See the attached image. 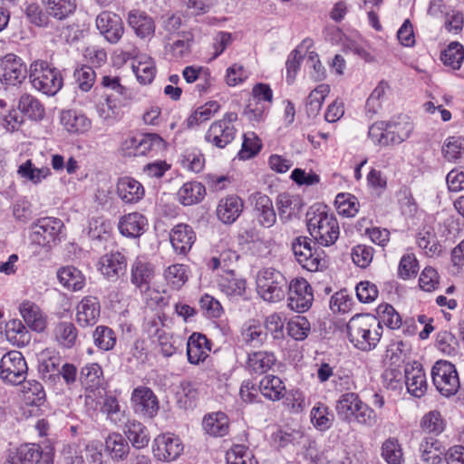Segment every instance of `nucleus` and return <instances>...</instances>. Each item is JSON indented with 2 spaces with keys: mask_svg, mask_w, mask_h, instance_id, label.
Masks as SVG:
<instances>
[{
  "mask_svg": "<svg viewBox=\"0 0 464 464\" xmlns=\"http://www.w3.org/2000/svg\"><path fill=\"white\" fill-rule=\"evenodd\" d=\"M389 90V83L385 81H381L377 84L366 102L365 108L368 113L376 114L381 110L382 102Z\"/></svg>",
  "mask_w": 464,
  "mask_h": 464,
  "instance_id": "nucleus-56",
  "label": "nucleus"
},
{
  "mask_svg": "<svg viewBox=\"0 0 464 464\" xmlns=\"http://www.w3.org/2000/svg\"><path fill=\"white\" fill-rule=\"evenodd\" d=\"M28 367L21 352L10 351L0 360V378L6 383L18 385L27 376Z\"/></svg>",
  "mask_w": 464,
  "mask_h": 464,
  "instance_id": "nucleus-9",
  "label": "nucleus"
},
{
  "mask_svg": "<svg viewBox=\"0 0 464 464\" xmlns=\"http://www.w3.org/2000/svg\"><path fill=\"white\" fill-rule=\"evenodd\" d=\"M125 434L132 446L137 449L144 448L150 440L146 428L136 420L128 421Z\"/></svg>",
  "mask_w": 464,
  "mask_h": 464,
  "instance_id": "nucleus-50",
  "label": "nucleus"
},
{
  "mask_svg": "<svg viewBox=\"0 0 464 464\" xmlns=\"http://www.w3.org/2000/svg\"><path fill=\"white\" fill-rule=\"evenodd\" d=\"M335 205L340 215L344 217H354L359 210L357 198L350 194H338L335 198Z\"/></svg>",
  "mask_w": 464,
  "mask_h": 464,
  "instance_id": "nucleus-61",
  "label": "nucleus"
},
{
  "mask_svg": "<svg viewBox=\"0 0 464 464\" xmlns=\"http://www.w3.org/2000/svg\"><path fill=\"white\" fill-rule=\"evenodd\" d=\"M120 99L113 93L105 92L96 103L97 114L103 121L116 119L120 113Z\"/></svg>",
  "mask_w": 464,
  "mask_h": 464,
  "instance_id": "nucleus-40",
  "label": "nucleus"
},
{
  "mask_svg": "<svg viewBox=\"0 0 464 464\" xmlns=\"http://www.w3.org/2000/svg\"><path fill=\"white\" fill-rule=\"evenodd\" d=\"M210 343L204 334L194 333L187 343L188 361L191 364H198L208 357Z\"/></svg>",
  "mask_w": 464,
  "mask_h": 464,
  "instance_id": "nucleus-24",
  "label": "nucleus"
},
{
  "mask_svg": "<svg viewBox=\"0 0 464 464\" xmlns=\"http://www.w3.org/2000/svg\"><path fill=\"white\" fill-rule=\"evenodd\" d=\"M17 174L21 179L34 185H38L51 176L52 172L48 167L37 168L34 165L32 160H27L19 165Z\"/></svg>",
  "mask_w": 464,
  "mask_h": 464,
  "instance_id": "nucleus-36",
  "label": "nucleus"
},
{
  "mask_svg": "<svg viewBox=\"0 0 464 464\" xmlns=\"http://www.w3.org/2000/svg\"><path fill=\"white\" fill-rule=\"evenodd\" d=\"M412 130V123L407 120L389 122L385 130L378 124H373L369 129V137L374 143L389 146L400 144L407 140Z\"/></svg>",
  "mask_w": 464,
  "mask_h": 464,
  "instance_id": "nucleus-6",
  "label": "nucleus"
},
{
  "mask_svg": "<svg viewBox=\"0 0 464 464\" xmlns=\"http://www.w3.org/2000/svg\"><path fill=\"white\" fill-rule=\"evenodd\" d=\"M441 152L443 158L452 163L464 162V137L452 136L445 140Z\"/></svg>",
  "mask_w": 464,
  "mask_h": 464,
  "instance_id": "nucleus-39",
  "label": "nucleus"
},
{
  "mask_svg": "<svg viewBox=\"0 0 464 464\" xmlns=\"http://www.w3.org/2000/svg\"><path fill=\"white\" fill-rule=\"evenodd\" d=\"M431 378L437 391L445 397L456 394L460 387L455 365L445 360H440L434 363Z\"/></svg>",
  "mask_w": 464,
  "mask_h": 464,
  "instance_id": "nucleus-7",
  "label": "nucleus"
},
{
  "mask_svg": "<svg viewBox=\"0 0 464 464\" xmlns=\"http://www.w3.org/2000/svg\"><path fill=\"white\" fill-rule=\"evenodd\" d=\"M154 276L153 266L141 259H136L131 266L130 281L140 291L146 300L153 298L152 295L159 293L150 288V282Z\"/></svg>",
  "mask_w": 464,
  "mask_h": 464,
  "instance_id": "nucleus-16",
  "label": "nucleus"
},
{
  "mask_svg": "<svg viewBox=\"0 0 464 464\" xmlns=\"http://www.w3.org/2000/svg\"><path fill=\"white\" fill-rule=\"evenodd\" d=\"M154 455L160 460L172 461L179 458L183 451L180 439L170 433L159 435L154 440Z\"/></svg>",
  "mask_w": 464,
  "mask_h": 464,
  "instance_id": "nucleus-17",
  "label": "nucleus"
},
{
  "mask_svg": "<svg viewBox=\"0 0 464 464\" xmlns=\"http://www.w3.org/2000/svg\"><path fill=\"white\" fill-rule=\"evenodd\" d=\"M330 92L328 84H319L307 97L305 108L308 117H315L321 111L325 97Z\"/></svg>",
  "mask_w": 464,
  "mask_h": 464,
  "instance_id": "nucleus-45",
  "label": "nucleus"
},
{
  "mask_svg": "<svg viewBox=\"0 0 464 464\" xmlns=\"http://www.w3.org/2000/svg\"><path fill=\"white\" fill-rule=\"evenodd\" d=\"M48 14L62 20L74 12L76 0H43Z\"/></svg>",
  "mask_w": 464,
  "mask_h": 464,
  "instance_id": "nucleus-51",
  "label": "nucleus"
},
{
  "mask_svg": "<svg viewBox=\"0 0 464 464\" xmlns=\"http://www.w3.org/2000/svg\"><path fill=\"white\" fill-rule=\"evenodd\" d=\"M259 390L266 398L272 401H278L284 396L285 387L279 377L276 375H266L261 380Z\"/></svg>",
  "mask_w": 464,
  "mask_h": 464,
  "instance_id": "nucleus-42",
  "label": "nucleus"
},
{
  "mask_svg": "<svg viewBox=\"0 0 464 464\" xmlns=\"http://www.w3.org/2000/svg\"><path fill=\"white\" fill-rule=\"evenodd\" d=\"M94 344L102 351L112 350L116 344V334L114 331L105 325H99L95 328L93 334Z\"/></svg>",
  "mask_w": 464,
  "mask_h": 464,
  "instance_id": "nucleus-54",
  "label": "nucleus"
},
{
  "mask_svg": "<svg viewBox=\"0 0 464 464\" xmlns=\"http://www.w3.org/2000/svg\"><path fill=\"white\" fill-rule=\"evenodd\" d=\"M57 342L65 348H72L77 339V329L72 323L61 322L57 324L55 331Z\"/></svg>",
  "mask_w": 464,
  "mask_h": 464,
  "instance_id": "nucleus-53",
  "label": "nucleus"
},
{
  "mask_svg": "<svg viewBox=\"0 0 464 464\" xmlns=\"http://www.w3.org/2000/svg\"><path fill=\"white\" fill-rule=\"evenodd\" d=\"M23 400L25 404L39 407L45 401L43 385L34 380L28 381L23 387Z\"/></svg>",
  "mask_w": 464,
  "mask_h": 464,
  "instance_id": "nucleus-46",
  "label": "nucleus"
},
{
  "mask_svg": "<svg viewBox=\"0 0 464 464\" xmlns=\"http://www.w3.org/2000/svg\"><path fill=\"white\" fill-rule=\"evenodd\" d=\"M243 210L242 199L235 195L222 198L217 208L218 218L226 224L235 222Z\"/></svg>",
  "mask_w": 464,
  "mask_h": 464,
  "instance_id": "nucleus-27",
  "label": "nucleus"
},
{
  "mask_svg": "<svg viewBox=\"0 0 464 464\" xmlns=\"http://www.w3.org/2000/svg\"><path fill=\"white\" fill-rule=\"evenodd\" d=\"M165 279L175 289H179L188 280L187 267L175 264L165 270Z\"/></svg>",
  "mask_w": 464,
  "mask_h": 464,
  "instance_id": "nucleus-63",
  "label": "nucleus"
},
{
  "mask_svg": "<svg viewBox=\"0 0 464 464\" xmlns=\"http://www.w3.org/2000/svg\"><path fill=\"white\" fill-rule=\"evenodd\" d=\"M202 428L209 436L224 437L229 430L228 418L221 411L208 413L203 418Z\"/></svg>",
  "mask_w": 464,
  "mask_h": 464,
  "instance_id": "nucleus-29",
  "label": "nucleus"
},
{
  "mask_svg": "<svg viewBox=\"0 0 464 464\" xmlns=\"http://www.w3.org/2000/svg\"><path fill=\"white\" fill-rule=\"evenodd\" d=\"M29 79L34 89L46 95L56 94L63 86L61 72L44 61H35L31 64Z\"/></svg>",
  "mask_w": 464,
  "mask_h": 464,
  "instance_id": "nucleus-4",
  "label": "nucleus"
},
{
  "mask_svg": "<svg viewBox=\"0 0 464 464\" xmlns=\"http://www.w3.org/2000/svg\"><path fill=\"white\" fill-rule=\"evenodd\" d=\"M147 226V218L138 212L124 215L118 224L121 235L133 238L140 237L145 232Z\"/></svg>",
  "mask_w": 464,
  "mask_h": 464,
  "instance_id": "nucleus-25",
  "label": "nucleus"
},
{
  "mask_svg": "<svg viewBox=\"0 0 464 464\" xmlns=\"http://www.w3.org/2000/svg\"><path fill=\"white\" fill-rule=\"evenodd\" d=\"M237 121L236 112H227L222 119L213 121L205 134V140L218 149L230 144L237 134L234 123Z\"/></svg>",
  "mask_w": 464,
  "mask_h": 464,
  "instance_id": "nucleus-8",
  "label": "nucleus"
},
{
  "mask_svg": "<svg viewBox=\"0 0 464 464\" xmlns=\"http://www.w3.org/2000/svg\"><path fill=\"white\" fill-rule=\"evenodd\" d=\"M381 456L387 464H401L404 460L402 447L393 437H390L382 442Z\"/></svg>",
  "mask_w": 464,
  "mask_h": 464,
  "instance_id": "nucleus-44",
  "label": "nucleus"
},
{
  "mask_svg": "<svg viewBox=\"0 0 464 464\" xmlns=\"http://www.w3.org/2000/svg\"><path fill=\"white\" fill-rule=\"evenodd\" d=\"M362 403V401L355 392H349L342 394L335 404L337 416L347 423L353 422Z\"/></svg>",
  "mask_w": 464,
  "mask_h": 464,
  "instance_id": "nucleus-23",
  "label": "nucleus"
},
{
  "mask_svg": "<svg viewBox=\"0 0 464 464\" xmlns=\"http://www.w3.org/2000/svg\"><path fill=\"white\" fill-rule=\"evenodd\" d=\"M206 194L205 187L197 181L183 184L177 193L178 200L183 206H192L200 202Z\"/></svg>",
  "mask_w": 464,
  "mask_h": 464,
  "instance_id": "nucleus-34",
  "label": "nucleus"
},
{
  "mask_svg": "<svg viewBox=\"0 0 464 464\" xmlns=\"http://www.w3.org/2000/svg\"><path fill=\"white\" fill-rule=\"evenodd\" d=\"M105 450L113 460L119 461L127 457L130 447L121 434L113 432L105 440Z\"/></svg>",
  "mask_w": 464,
  "mask_h": 464,
  "instance_id": "nucleus-41",
  "label": "nucleus"
},
{
  "mask_svg": "<svg viewBox=\"0 0 464 464\" xmlns=\"http://www.w3.org/2000/svg\"><path fill=\"white\" fill-rule=\"evenodd\" d=\"M250 198L260 225L271 227L276 221V214L270 198L260 192H256Z\"/></svg>",
  "mask_w": 464,
  "mask_h": 464,
  "instance_id": "nucleus-20",
  "label": "nucleus"
},
{
  "mask_svg": "<svg viewBox=\"0 0 464 464\" xmlns=\"http://www.w3.org/2000/svg\"><path fill=\"white\" fill-rule=\"evenodd\" d=\"M243 341L251 346H259L266 339L264 327L255 321L246 322L242 328Z\"/></svg>",
  "mask_w": 464,
  "mask_h": 464,
  "instance_id": "nucleus-49",
  "label": "nucleus"
},
{
  "mask_svg": "<svg viewBox=\"0 0 464 464\" xmlns=\"http://www.w3.org/2000/svg\"><path fill=\"white\" fill-rule=\"evenodd\" d=\"M287 288L288 306L291 310L304 313L311 307L314 294L310 284L305 279H293Z\"/></svg>",
  "mask_w": 464,
  "mask_h": 464,
  "instance_id": "nucleus-10",
  "label": "nucleus"
},
{
  "mask_svg": "<svg viewBox=\"0 0 464 464\" xmlns=\"http://www.w3.org/2000/svg\"><path fill=\"white\" fill-rule=\"evenodd\" d=\"M140 155H145L150 151H161L166 148V141L157 133H146L140 135V141H139Z\"/></svg>",
  "mask_w": 464,
  "mask_h": 464,
  "instance_id": "nucleus-60",
  "label": "nucleus"
},
{
  "mask_svg": "<svg viewBox=\"0 0 464 464\" xmlns=\"http://www.w3.org/2000/svg\"><path fill=\"white\" fill-rule=\"evenodd\" d=\"M220 110V104L216 101H210L197 108L187 119L188 127L199 125L210 120Z\"/></svg>",
  "mask_w": 464,
  "mask_h": 464,
  "instance_id": "nucleus-47",
  "label": "nucleus"
},
{
  "mask_svg": "<svg viewBox=\"0 0 464 464\" xmlns=\"http://www.w3.org/2000/svg\"><path fill=\"white\" fill-rule=\"evenodd\" d=\"M56 276L63 287L68 291H81L85 285V276L81 270L72 266L60 267Z\"/></svg>",
  "mask_w": 464,
  "mask_h": 464,
  "instance_id": "nucleus-28",
  "label": "nucleus"
},
{
  "mask_svg": "<svg viewBox=\"0 0 464 464\" xmlns=\"http://www.w3.org/2000/svg\"><path fill=\"white\" fill-rule=\"evenodd\" d=\"M227 273V276L222 277L219 282L221 291L228 296H241L246 290V281L236 277L234 270Z\"/></svg>",
  "mask_w": 464,
  "mask_h": 464,
  "instance_id": "nucleus-52",
  "label": "nucleus"
},
{
  "mask_svg": "<svg viewBox=\"0 0 464 464\" xmlns=\"http://www.w3.org/2000/svg\"><path fill=\"white\" fill-rule=\"evenodd\" d=\"M75 311V320L79 326H93L101 315L100 301L96 296L86 295L77 304Z\"/></svg>",
  "mask_w": 464,
  "mask_h": 464,
  "instance_id": "nucleus-18",
  "label": "nucleus"
},
{
  "mask_svg": "<svg viewBox=\"0 0 464 464\" xmlns=\"http://www.w3.org/2000/svg\"><path fill=\"white\" fill-rule=\"evenodd\" d=\"M211 255L208 265L212 270L220 268L229 272V270H233L239 259V255L232 248L226 238L220 239L213 246Z\"/></svg>",
  "mask_w": 464,
  "mask_h": 464,
  "instance_id": "nucleus-13",
  "label": "nucleus"
},
{
  "mask_svg": "<svg viewBox=\"0 0 464 464\" xmlns=\"http://www.w3.org/2000/svg\"><path fill=\"white\" fill-rule=\"evenodd\" d=\"M227 464H257L253 453L244 445H234L226 456Z\"/></svg>",
  "mask_w": 464,
  "mask_h": 464,
  "instance_id": "nucleus-57",
  "label": "nucleus"
},
{
  "mask_svg": "<svg viewBox=\"0 0 464 464\" xmlns=\"http://www.w3.org/2000/svg\"><path fill=\"white\" fill-rule=\"evenodd\" d=\"M420 428L422 432L433 437L440 434L444 430V422L440 412L430 411L425 414L421 419Z\"/></svg>",
  "mask_w": 464,
  "mask_h": 464,
  "instance_id": "nucleus-59",
  "label": "nucleus"
},
{
  "mask_svg": "<svg viewBox=\"0 0 464 464\" xmlns=\"http://www.w3.org/2000/svg\"><path fill=\"white\" fill-rule=\"evenodd\" d=\"M27 75L26 65L14 53H7L0 61V80L6 85L22 83Z\"/></svg>",
  "mask_w": 464,
  "mask_h": 464,
  "instance_id": "nucleus-11",
  "label": "nucleus"
},
{
  "mask_svg": "<svg viewBox=\"0 0 464 464\" xmlns=\"http://www.w3.org/2000/svg\"><path fill=\"white\" fill-rule=\"evenodd\" d=\"M378 321L380 324L382 323L390 329H399L402 325L401 315L389 304H381L377 307Z\"/></svg>",
  "mask_w": 464,
  "mask_h": 464,
  "instance_id": "nucleus-58",
  "label": "nucleus"
},
{
  "mask_svg": "<svg viewBox=\"0 0 464 464\" xmlns=\"http://www.w3.org/2000/svg\"><path fill=\"white\" fill-rule=\"evenodd\" d=\"M311 421L320 430H328L334 421V415L327 406L318 403L311 411Z\"/></svg>",
  "mask_w": 464,
  "mask_h": 464,
  "instance_id": "nucleus-55",
  "label": "nucleus"
},
{
  "mask_svg": "<svg viewBox=\"0 0 464 464\" xmlns=\"http://www.w3.org/2000/svg\"><path fill=\"white\" fill-rule=\"evenodd\" d=\"M132 70L141 84H150L156 75L154 61L147 55H140L132 63Z\"/></svg>",
  "mask_w": 464,
  "mask_h": 464,
  "instance_id": "nucleus-37",
  "label": "nucleus"
},
{
  "mask_svg": "<svg viewBox=\"0 0 464 464\" xmlns=\"http://www.w3.org/2000/svg\"><path fill=\"white\" fill-rule=\"evenodd\" d=\"M382 327L373 315L355 314L347 324L348 338L352 343L362 351H370L379 343Z\"/></svg>",
  "mask_w": 464,
  "mask_h": 464,
  "instance_id": "nucleus-1",
  "label": "nucleus"
},
{
  "mask_svg": "<svg viewBox=\"0 0 464 464\" xmlns=\"http://www.w3.org/2000/svg\"><path fill=\"white\" fill-rule=\"evenodd\" d=\"M60 122L68 132L73 134L84 133L92 125L91 121L84 114L72 110L62 111Z\"/></svg>",
  "mask_w": 464,
  "mask_h": 464,
  "instance_id": "nucleus-30",
  "label": "nucleus"
},
{
  "mask_svg": "<svg viewBox=\"0 0 464 464\" xmlns=\"http://www.w3.org/2000/svg\"><path fill=\"white\" fill-rule=\"evenodd\" d=\"M261 146V140L255 132H246L243 137L242 149L238 152L239 159L248 160L254 157L259 152Z\"/></svg>",
  "mask_w": 464,
  "mask_h": 464,
  "instance_id": "nucleus-62",
  "label": "nucleus"
},
{
  "mask_svg": "<svg viewBox=\"0 0 464 464\" xmlns=\"http://www.w3.org/2000/svg\"><path fill=\"white\" fill-rule=\"evenodd\" d=\"M169 237L172 247L180 255L187 254L196 240V234L192 227L183 223L176 225L171 229Z\"/></svg>",
  "mask_w": 464,
  "mask_h": 464,
  "instance_id": "nucleus-22",
  "label": "nucleus"
},
{
  "mask_svg": "<svg viewBox=\"0 0 464 464\" xmlns=\"http://www.w3.org/2000/svg\"><path fill=\"white\" fill-rule=\"evenodd\" d=\"M21 464H36L42 457V450L37 444H24L14 449Z\"/></svg>",
  "mask_w": 464,
  "mask_h": 464,
  "instance_id": "nucleus-64",
  "label": "nucleus"
},
{
  "mask_svg": "<svg viewBox=\"0 0 464 464\" xmlns=\"http://www.w3.org/2000/svg\"><path fill=\"white\" fill-rule=\"evenodd\" d=\"M256 287L257 293L263 300L276 303L284 299L287 289V281L278 270L272 267L264 268L257 275Z\"/></svg>",
  "mask_w": 464,
  "mask_h": 464,
  "instance_id": "nucleus-5",
  "label": "nucleus"
},
{
  "mask_svg": "<svg viewBox=\"0 0 464 464\" xmlns=\"http://www.w3.org/2000/svg\"><path fill=\"white\" fill-rule=\"evenodd\" d=\"M404 378L407 391L416 398H421L427 392L428 383L426 374L420 363L406 365Z\"/></svg>",
  "mask_w": 464,
  "mask_h": 464,
  "instance_id": "nucleus-19",
  "label": "nucleus"
},
{
  "mask_svg": "<svg viewBox=\"0 0 464 464\" xmlns=\"http://www.w3.org/2000/svg\"><path fill=\"white\" fill-rule=\"evenodd\" d=\"M96 27L104 39L111 44H117L124 33L121 18L110 11H103L97 15Z\"/></svg>",
  "mask_w": 464,
  "mask_h": 464,
  "instance_id": "nucleus-15",
  "label": "nucleus"
},
{
  "mask_svg": "<svg viewBox=\"0 0 464 464\" xmlns=\"http://www.w3.org/2000/svg\"><path fill=\"white\" fill-rule=\"evenodd\" d=\"M117 195L125 203H137L145 195L142 184L130 177L119 179L117 182Z\"/></svg>",
  "mask_w": 464,
  "mask_h": 464,
  "instance_id": "nucleus-26",
  "label": "nucleus"
},
{
  "mask_svg": "<svg viewBox=\"0 0 464 464\" xmlns=\"http://www.w3.org/2000/svg\"><path fill=\"white\" fill-rule=\"evenodd\" d=\"M440 60L443 64L452 70H459L464 61V47L458 42L450 43L441 53Z\"/></svg>",
  "mask_w": 464,
  "mask_h": 464,
  "instance_id": "nucleus-48",
  "label": "nucleus"
},
{
  "mask_svg": "<svg viewBox=\"0 0 464 464\" xmlns=\"http://www.w3.org/2000/svg\"><path fill=\"white\" fill-rule=\"evenodd\" d=\"M420 459L426 464H440L442 460L441 443L433 436L424 437L420 444Z\"/></svg>",
  "mask_w": 464,
  "mask_h": 464,
  "instance_id": "nucleus-35",
  "label": "nucleus"
},
{
  "mask_svg": "<svg viewBox=\"0 0 464 464\" xmlns=\"http://www.w3.org/2000/svg\"><path fill=\"white\" fill-rule=\"evenodd\" d=\"M307 227L315 242L323 246L335 243L340 235V227L334 214L325 211L308 212Z\"/></svg>",
  "mask_w": 464,
  "mask_h": 464,
  "instance_id": "nucleus-2",
  "label": "nucleus"
},
{
  "mask_svg": "<svg viewBox=\"0 0 464 464\" xmlns=\"http://www.w3.org/2000/svg\"><path fill=\"white\" fill-rule=\"evenodd\" d=\"M19 312L24 323L33 331L42 333L47 326V317L40 307L29 300H24L19 305Z\"/></svg>",
  "mask_w": 464,
  "mask_h": 464,
  "instance_id": "nucleus-21",
  "label": "nucleus"
},
{
  "mask_svg": "<svg viewBox=\"0 0 464 464\" xmlns=\"http://www.w3.org/2000/svg\"><path fill=\"white\" fill-rule=\"evenodd\" d=\"M19 111L33 121H40L44 117L43 104L33 95L23 94L18 102Z\"/></svg>",
  "mask_w": 464,
  "mask_h": 464,
  "instance_id": "nucleus-43",
  "label": "nucleus"
},
{
  "mask_svg": "<svg viewBox=\"0 0 464 464\" xmlns=\"http://www.w3.org/2000/svg\"><path fill=\"white\" fill-rule=\"evenodd\" d=\"M128 23L139 37L146 38L154 34L155 25L145 13L132 10L129 13Z\"/></svg>",
  "mask_w": 464,
  "mask_h": 464,
  "instance_id": "nucleus-33",
  "label": "nucleus"
},
{
  "mask_svg": "<svg viewBox=\"0 0 464 464\" xmlns=\"http://www.w3.org/2000/svg\"><path fill=\"white\" fill-rule=\"evenodd\" d=\"M276 362L273 353L257 351L248 353L246 367L251 373L263 374L269 371Z\"/></svg>",
  "mask_w": 464,
  "mask_h": 464,
  "instance_id": "nucleus-31",
  "label": "nucleus"
},
{
  "mask_svg": "<svg viewBox=\"0 0 464 464\" xmlns=\"http://www.w3.org/2000/svg\"><path fill=\"white\" fill-rule=\"evenodd\" d=\"M126 269V258L119 252L106 254L101 257L100 270L108 278H117Z\"/></svg>",
  "mask_w": 464,
  "mask_h": 464,
  "instance_id": "nucleus-32",
  "label": "nucleus"
},
{
  "mask_svg": "<svg viewBox=\"0 0 464 464\" xmlns=\"http://www.w3.org/2000/svg\"><path fill=\"white\" fill-rule=\"evenodd\" d=\"M131 403L134 411L144 418L152 419L160 409L157 396L148 387L139 386L132 391Z\"/></svg>",
  "mask_w": 464,
  "mask_h": 464,
  "instance_id": "nucleus-12",
  "label": "nucleus"
},
{
  "mask_svg": "<svg viewBox=\"0 0 464 464\" xmlns=\"http://www.w3.org/2000/svg\"><path fill=\"white\" fill-rule=\"evenodd\" d=\"M296 261L310 272L322 271L327 267L328 260L324 251L315 246L311 239L299 237L292 244Z\"/></svg>",
  "mask_w": 464,
  "mask_h": 464,
  "instance_id": "nucleus-3",
  "label": "nucleus"
},
{
  "mask_svg": "<svg viewBox=\"0 0 464 464\" xmlns=\"http://www.w3.org/2000/svg\"><path fill=\"white\" fill-rule=\"evenodd\" d=\"M193 40L194 36L190 32L183 31L178 33L171 39V43L169 44L167 50L176 59L184 58L190 54Z\"/></svg>",
  "mask_w": 464,
  "mask_h": 464,
  "instance_id": "nucleus-38",
  "label": "nucleus"
},
{
  "mask_svg": "<svg viewBox=\"0 0 464 464\" xmlns=\"http://www.w3.org/2000/svg\"><path fill=\"white\" fill-rule=\"evenodd\" d=\"M63 223L55 218H43L37 220L31 227L30 240L33 244L45 246L52 241L61 231Z\"/></svg>",
  "mask_w": 464,
  "mask_h": 464,
  "instance_id": "nucleus-14",
  "label": "nucleus"
}]
</instances>
